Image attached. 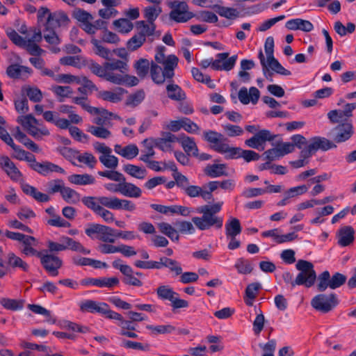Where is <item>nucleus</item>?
Instances as JSON below:
<instances>
[{
  "mask_svg": "<svg viewBox=\"0 0 356 356\" xmlns=\"http://www.w3.org/2000/svg\"><path fill=\"white\" fill-rule=\"evenodd\" d=\"M222 205V202H217L213 205L207 204L197 207V212L202 216L192 218V222L201 231L207 230L213 226L220 229L223 225V219L216 214L220 212Z\"/></svg>",
  "mask_w": 356,
  "mask_h": 356,
  "instance_id": "obj_1",
  "label": "nucleus"
},
{
  "mask_svg": "<svg viewBox=\"0 0 356 356\" xmlns=\"http://www.w3.org/2000/svg\"><path fill=\"white\" fill-rule=\"evenodd\" d=\"M296 268L300 273L295 280H293V275L289 272L282 274V278L285 283L290 284L292 287L296 285H303L307 288L312 286L316 279V273L312 262L300 259L296 264Z\"/></svg>",
  "mask_w": 356,
  "mask_h": 356,
  "instance_id": "obj_2",
  "label": "nucleus"
},
{
  "mask_svg": "<svg viewBox=\"0 0 356 356\" xmlns=\"http://www.w3.org/2000/svg\"><path fill=\"white\" fill-rule=\"evenodd\" d=\"M172 10L170 18L177 23H185L195 16V14L189 11V7L185 1L175 0L170 3Z\"/></svg>",
  "mask_w": 356,
  "mask_h": 356,
  "instance_id": "obj_3",
  "label": "nucleus"
},
{
  "mask_svg": "<svg viewBox=\"0 0 356 356\" xmlns=\"http://www.w3.org/2000/svg\"><path fill=\"white\" fill-rule=\"evenodd\" d=\"M338 304L337 297L333 293L329 295L318 294L314 296L311 301L312 306L316 310L324 314L331 312Z\"/></svg>",
  "mask_w": 356,
  "mask_h": 356,
  "instance_id": "obj_4",
  "label": "nucleus"
},
{
  "mask_svg": "<svg viewBox=\"0 0 356 356\" xmlns=\"http://www.w3.org/2000/svg\"><path fill=\"white\" fill-rule=\"evenodd\" d=\"M354 134L353 126L350 122L339 124L328 133L334 143H341L349 140Z\"/></svg>",
  "mask_w": 356,
  "mask_h": 356,
  "instance_id": "obj_5",
  "label": "nucleus"
},
{
  "mask_svg": "<svg viewBox=\"0 0 356 356\" xmlns=\"http://www.w3.org/2000/svg\"><path fill=\"white\" fill-rule=\"evenodd\" d=\"M80 309L83 312L98 313L104 315L110 319V316L114 311L110 309L109 305L103 302H97L92 300H86L80 304Z\"/></svg>",
  "mask_w": 356,
  "mask_h": 356,
  "instance_id": "obj_6",
  "label": "nucleus"
},
{
  "mask_svg": "<svg viewBox=\"0 0 356 356\" xmlns=\"http://www.w3.org/2000/svg\"><path fill=\"white\" fill-rule=\"evenodd\" d=\"M44 269L51 276L58 275V269L63 266V261L54 254H40L38 257Z\"/></svg>",
  "mask_w": 356,
  "mask_h": 356,
  "instance_id": "obj_7",
  "label": "nucleus"
},
{
  "mask_svg": "<svg viewBox=\"0 0 356 356\" xmlns=\"http://www.w3.org/2000/svg\"><path fill=\"white\" fill-rule=\"evenodd\" d=\"M275 138V135H273L268 129H261L257 132L252 137L245 140L246 146L263 150L264 149V145L266 141H273Z\"/></svg>",
  "mask_w": 356,
  "mask_h": 356,
  "instance_id": "obj_8",
  "label": "nucleus"
},
{
  "mask_svg": "<svg viewBox=\"0 0 356 356\" xmlns=\"http://www.w3.org/2000/svg\"><path fill=\"white\" fill-rule=\"evenodd\" d=\"M70 20L66 13L63 10H57L49 13L47 17L44 26L46 30L56 29L58 28L67 26Z\"/></svg>",
  "mask_w": 356,
  "mask_h": 356,
  "instance_id": "obj_9",
  "label": "nucleus"
},
{
  "mask_svg": "<svg viewBox=\"0 0 356 356\" xmlns=\"http://www.w3.org/2000/svg\"><path fill=\"white\" fill-rule=\"evenodd\" d=\"M29 165L33 170L37 172L38 173L43 176H47V175L52 172H59L61 174L65 173V170L63 168L51 162H38L35 159V156H33V161H31Z\"/></svg>",
  "mask_w": 356,
  "mask_h": 356,
  "instance_id": "obj_10",
  "label": "nucleus"
},
{
  "mask_svg": "<svg viewBox=\"0 0 356 356\" xmlns=\"http://www.w3.org/2000/svg\"><path fill=\"white\" fill-rule=\"evenodd\" d=\"M119 279L116 277H99V278H92L88 277L81 280V284L82 286L93 285L98 287H107L109 289L117 286L119 284Z\"/></svg>",
  "mask_w": 356,
  "mask_h": 356,
  "instance_id": "obj_11",
  "label": "nucleus"
},
{
  "mask_svg": "<svg viewBox=\"0 0 356 356\" xmlns=\"http://www.w3.org/2000/svg\"><path fill=\"white\" fill-rule=\"evenodd\" d=\"M0 167L15 181L22 177V174L8 156L0 157Z\"/></svg>",
  "mask_w": 356,
  "mask_h": 356,
  "instance_id": "obj_12",
  "label": "nucleus"
},
{
  "mask_svg": "<svg viewBox=\"0 0 356 356\" xmlns=\"http://www.w3.org/2000/svg\"><path fill=\"white\" fill-rule=\"evenodd\" d=\"M5 259L8 273L17 268L24 272H28L29 270V265L13 252H9L5 257Z\"/></svg>",
  "mask_w": 356,
  "mask_h": 356,
  "instance_id": "obj_13",
  "label": "nucleus"
},
{
  "mask_svg": "<svg viewBox=\"0 0 356 356\" xmlns=\"http://www.w3.org/2000/svg\"><path fill=\"white\" fill-rule=\"evenodd\" d=\"M309 143L315 152L318 150L325 152L337 147V145L333 141L321 136L312 138L309 140Z\"/></svg>",
  "mask_w": 356,
  "mask_h": 356,
  "instance_id": "obj_14",
  "label": "nucleus"
},
{
  "mask_svg": "<svg viewBox=\"0 0 356 356\" xmlns=\"http://www.w3.org/2000/svg\"><path fill=\"white\" fill-rule=\"evenodd\" d=\"M87 65L92 73L111 83L114 72H106V69L104 67V63L102 66L94 60H90L88 61Z\"/></svg>",
  "mask_w": 356,
  "mask_h": 356,
  "instance_id": "obj_15",
  "label": "nucleus"
},
{
  "mask_svg": "<svg viewBox=\"0 0 356 356\" xmlns=\"http://www.w3.org/2000/svg\"><path fill=\"white\" fill-rule=\"evenodd\" d=\"M188 156H193L197 157L198 148L194 140V138L186 136L184 134H181V139L179 143Z\"/></svg>",
  "mask_w": 356,
  "mask_h": 356,
  "instance_id": "obj_16",
  "label": "nucleus"
},
{
  "mask_svg": "<svg viewBox=\"0 0 356 356\" xmlns=\"http://www.w3.org/2000/svg\"><path fill=\"white\" fill-rule=\"evenodd\" d=\"M354 229L349 225L341 227L338 232V244L342 247L350 245L354 241Z\"/></svg>",
  "mask_w": 356,
  "mask_h": 356,
  "instance_id": "obj_17",
  "label": "nucleus"
},
{
  "mask_svg": "<svg viewBox=\"0 0 356 356\" xmlns=\"http://www.w3.org/2000/svg\"><path fill=\"white\" fill-rule=\"evenodd\" d=\"M23 248L21 252L26 256H35L38 258L40 257L42 252L38 251L33 247L36 245V238L34 236L26 235L22 242Z\"/></svg>",
  "mask_w": 356,
  "mask_h": 356,
  "instance_id": "obj_18",
  "label": "nucleus"
},
{
  "mask_svg": "<svg viewBox=\"0 0 356 356\" xmlns=\"http://www.w3.org/2000/svg\"><path fill=\"white\" fill-rule=\"evenodd\" d=\"M126 90L122 88H117L115 92L102 90L97 94V97L112 103H118L122 100V95Z\"/></svg>",
  "mask_w": 356,
  "mask_h": 356,
  "instance_id": "obj_19",
  "label": "nucleus"
},
{
  "mask_svg": "<svg viewBox=\"0 0 356 356\" xmlns=\"http://www.w3.org/2000/svg\"><path fill=\"white\" fill-rule=\"evenodd\" d=\"M111 83L116 85H125L129 87H132L137 86L139 83V80L135 76L129 74L122 75L120 74L114 73Z\"/></svg>",
  "mask_w": 356,
  "mask_h": 356,
  "instance_id": "obj_20",
  "label": "nucleus"
},
{
  "mask_svg": "<svg viewBox=\"0 0 356 356\" xmlns=\"http://www.w3.org/2000/svg\"><path fill=\"white\" fill-rule=\"evenodd\" d=\"M14 137L32 152H38L40 151L38 145L29 138L27 136L21 131L19 127L16 128Z\"/></svg>",
  "mask_w": 356,
  "mask_h": 356,
  "instance_id": "obj_21",
  "label": "nucleus"
},
{
  "mask_svg": "<svg viewBox=\"0 0 356 356\" xmlns=\"http://www.w3.org/2000/svg\"><path fill=\"white\" fill-rule=\"evenodd\" d=\"M227 169L226 164H209L204 170V174L209 177L214 178L222 175H227L225 170Z\"/></svg>",
  "mask_w": 356,
  "mask_h": 356,
  "instance_id": "obj_22",
  "label": "nucleus"
},
{
  "mask_svg": "<svg viewBox=\"0 0 356 356\" xmlns=\"http://www.w3.org/2000/svg\"><path fill=\"white\" fill-rule=\"evenodd\" d=\"M168 97L174 101H183L186 99L185 92L177 84L170 83L166 86Z\"/></svg>",
  "mask_w": 356,
  "mask_h": 356,
  "instance_id": "obj_23",
  "label": "nucleus"
},
{
  "mask_svg": "<svg viewBox=\"0 0 356 356\" xmlns=\"http://www.w3.org/2000/svg\"><path fill=\"white\" fill-rule=\"evenodd\" d=\"M122 170L129 175L138 179H145L147 174V172L145 168H142L133 164L124 165Z\"/></svg>",
  "mask_w": 356,
  "mask_h": 356,
  "instance_id": "obj_24",
  "label": "nucleus"
},
{
  "mask_svg": "<svg viewBox=\"0 0 356 356\" xmlns=\"http://www.w3.org/2000/svg\"><path fill=\"white\" fill-rule=\"evenodd\" d=\"M22 72H26L30 74L32 73V70L29 67L18 64L10 65L6 69V74L8 76L14 79L20 78Z\"/></svg>",
  "mask_w": 356,
  "mask_h": 356,
  "instance_id": "obj_25",
  "label": "nucleus"
},
{
  "mask_svg": "<svg viewBox=\"0 0 356 356\" xmlns=\"http://www.w3.org/2000/svg\"><path fill=\"white\" fill-rule=\"evenodd\" d=\"M68 181L76 185H88L95 183V177L89 174H74L68 177Z\"/></svg>",
  "mask_w": 356,
  "mask_h": 356,
  "instance_id": "obj_26",
  "label": "nucleus"
},
{
  "mask_svg": "<svg viewBox=\"0 0 356 356\" xmlns=\"http://www.w3.org/2000/svg\"><path fill=\"white\" fill-rule=\"evenodd\" d=\"M60 241L65 242L67 249H70L75 252H79L84 254H89L90 253V250L84 248L81 243L74 241L70 237L62 236L60 238Z\"/></svg>",
  "mask_w": 356,
  "mask_h": 356,
  "instance_id": "obj_27",
  "label": "nucleus"
},
{
  "mask_svg": "<svg viewBox=\"0 0 356 356\" xmlns=\"http://www.w3.org/2000/svg\"><path fill=\"white\" fill-rule=\"evenodd\" d=\"M121 194L125 197L137 198L141 196L142 191L139 187L125 180L122 182Z\"/></svg>",
  "mask_w": 356,
  "mask_h": 356,
  "instance_id": "obj_28",
  "label": "nucleus"
},
{
  "mask_svg": "<svg viewBox=\"0 0 356 356\" xmlns=\"http://www.w3.org/2000/svg\"><path fill=\"white\" fill-rule=\"evenodd\" d=\"M161 268L162 267H166L169 270L174 273L176 276L179 275L182 273V268L180 263L175 259H170L166 257H161Z\"/></svg>",
  "mask_w": 356,
  "mask_h": 356,
  "instance_id": "obj_29",
  "label": "nucleus"
},
{
  "mask_svg": "<svg viewBox=\"0 0 356 356\" xmlns=\"http://www.w3.org/2000/svg\"><path fill=\"white\" fill-rule=\"evenodd\" d=\"M225 231L227 237H234L240 234L242 231V227L238 219L233 218L225 224Z\"/></svg>",
  "mask_w": 356,
  "mask_h": 356,
  "instance_id": "obj_30",
  "label": "nucleus"
},
{
  "mask_svg": "<svg viewBox=\"0 0 356 356\" xmlns=\"http://www.w3.org/2000/svg\"><path fill=\"white\" fill-rule=\"evenodd\" d=\"M150 67L151 63L146 58H140L134 65L136 74L140 79H144L147 75Z\"/></svg>",
  "mask_w": 356,
  "mask_h": 356,
  "instance_id": "obj_31",
  "label": "nucleus"
},
{
  "mask_svg": "<svg viewBox=\"0 0 356 356\" xmlns=\"http://www.w3.org/2000/svg\"><path fill=\"white\" fill-rule=\"evenodd\" d=\"M261 289V284L259 282L251 283L247 286L245 291V296L248 298V300H245L247 305H252V301L256 298Z\"/></svg>",
  "mask_w": 356,
  "mask_h": 356,
  "instance_id": "obj_32",
  "label": "nucleus"
},
{
  "mask_svg": "<svg viewBox=\"0 0 356 356\" xmlns=\"http://www.w3.org/2000/svg\"><path fill=\"white\" fill-rule=\"evenodd\" d=\"M214 10L221 17L232 19L239 16V13L236 9L228 8L216 4L213 6Z\"/></svg>",
  "mask_w": 356,
  "mask_h": 356,
  "instance_id": "obj_33",
  "label": "nucleus"
},
{
  "mask_svg": "<svg viewBox=\"0 0 356 356\" xmlns=\"http://www.w3.org/2000/svg\"><path fill=\"white\" fill-rule=\"evenodd\" d=\"M60 195L63 199L70 204H76L80 200V194L70 187L64 186Z\"/></svg>",
  "mask_w": 356,
  "mask_h": 356,
  "instance_id": "obj_34",
  "label": "nucleus"
},
{
  "mask_svg": "<svg viewBox=\"0 0 356 356\" xmlns=\"http://www.w3.org/2000/svg\"><path fill=\"white\" fill-rule=\"evenodd\" d=\"M159 231L169 237L172 241H179V236L177 231L172 227L169 223L161 222L158 225Z\"/></svg>",
  "mask_w": 356,
  "mask_h": 356,
  "instance_id": "obj_35",
  "label": "nucleus"
},
{
  "mask_svg": "<svg viewBox=\"0 0 356 356\" xmlns=\"http://www.w3.org/2000/svg\"><path fill=\"white\" fill-rule=\"evenodd\" d=\"M162 8L160 6H151L145 8L144 17L147 19L149 24L154 23V21L161 13Z\"/></svg>",
  "mask_w": 356,
  "mask_h": 356,
  "instance_id": "obj_36",
  "label": "nucleus"
},
{
  "mask_svg": "<svg viewBox=\"0 0 356 356\" xmlns=\"http://www.w3.org/2000/svg\"><path fill=\"white\" fill-rule=\"evenodd\" d=\"M156 294L161 300H168L172 301L175 296H179V294L168 285H162L156 289Z\"/></svg>",
  "mask_w": 356,
  "mask_h": 356,
  "instance_id": "obj_37",
  "label": "nucleus"
},
{
  "mask_svg": "<svg viewBox=\"0 0 356 356\" xmlns=\"http://www.w3.org/2000/svg\"><path fill=\"white\" fill-rule=\"evenodd\" d=\"M0 304L6 309L17 311L23 308L24 300L3 298Z\"/></svg>",
  "mask_w": 356,
  "mask_h": 356,
  "instance_id": "obj_38",
  "label": "nucleus"
},
{
  "mask_svg": "<svg viewBox=\"0 0 356 356\" xmlns=\"http://www.w3.org/2000/svg\"><path fill=\"white\" fill-rule=\"evenodd\" d=\"M316 280H317L316 288L318 291H325L328 287L330 288V272L328 270L323 271L322 273L319 274L318 277L316 276Z\"/></svg>",
  "mask_w": 356,
  "mask_h": 356,
  "instance_id": "obj_39",
  "label": "nucleus"
},
{
  "mask_svg": "<svg viewBox=\"0 0 356 356\" xmlns=\"http://www.w3.org/2000/svg\"><path fill=\"white\" fill-rule=\"evenodd\" d=\"M136 25L137 29H140L138 34L143 35L145 39L147 36L153 35L156 30L154 23L147 24L145 21L141 20L136 22Z\"/></svg>",
  "mask_w": 356,
  "mask_h": 356,
  "instance_id": "obj_40",
  "label": "nucleus"
},
{
  "mask_svg": "<svg viewBox=\"0 0 356 356\" xmlns=\"http://www.w3.org/2000/svg\"><path fill=\"white\" fill-rule=\"evenodd\" d=\"M110 319L118 321V325L121 327V330H125L127 331L136 330V327L133 325L134 321L131 319L124 320L123 316L118 312H114L110 316Z\"/></svg>",
  "mask_w": 356,
  "mask_h": 356,
  "instance_id": "obj_41",
  "label": "nucleus"
},
{
  "mask_svg": "<svg viewBox=\"0 0 356 356\" xmlns=\"http://www.w3.org/2000/svg\"><path fill=\"white\" fill-rule=\"evenodd\" d=\"M104 67L106 72L119 70L121 73H125L128 71V65L126 62L120 60H115L113 62H105Z\"/></svg>",
  "mask_w": 356,
  "mask_h": 356,
  "instance_id": "obj_42",
  "label": "nucleus"
},
{
  "mask_svg": "<svg viewBox=\"0 0 356 356\" xmlns=\"http://www.w3.org/2000/svg\"><path fill=\"white\" fill-rule=\"evenodd\" d=\"M267 63L271 70L277 74L284 76H289L291 74V72L285 69L274 56H272V58L270 57L267 59Z\"/></svg>",
  "mask_w": 356,
  "mask_h": 356,
  "instance_id": "obj_43",
  "label": "nucleus"
},
{
  "mask_svg": "<svg viewBox=\"0 0 356 356\" xmlns=\"http://www.w3.org/2000/svg\"><path fill=\"white\" fill-rule=\"evenodd\" d=\"M234 267L239 273L243 275L250 274L253 270V266L250 261L242 257L237 259Z\"/></svg>",
  "mask_w": 356,
  "mask_h": 356,
  "instance_id": "obj_44",
  "label": "nucleus"
},
{
  "mask_svg": "<svg viewBox=\"0 0 356 356\" xmlns=\"http://www.w3.org/2000/svg\"><path fill=\"white\" fill-rule=\"evenodd\" d=\"M149 72L151 77L155 83L162 84L164 83V78L162 75V68L153 61L151 63Z\"/></svg>",
  "mask_w": 356,
  "mask_h": 356,
  "instance_id": "obj_45",
  "label": "nucleus"
},
{
  "mask_svg": "<svg viewBox=\"0 0 356 356\" xmlns=\"http://www.w3.org/2000/svg\"><path fill=\"white\" fill-rule=\"evenodd\" d=\"M145 41L146 39L143 35H138L137 33L128 40L127 47L129 51H134L140 48Z\"/></svg>",
  "mask_w": 356,
  "mask_h": 356,
  "instance_id": "obj_46",
  "label": "nucleus"
},
{
  "mask_svg": "<svg viewBox=\"0 0 356 356\" xmlns=\"http://www.w3.org/2000/svg\"><path fill=\"white\" fill-rule=\"evenodd\" d=\"M13 149L15 151V154L13 155V157L19 161H26L29 163L31 161H33L34 154L25 151L22 149L19 146L16 145L15 147H13Z\"/></svg>",
  "mask_w": 356,
  "mask_h": 356,
  "instance_id": "obj_47",
  "label": "nucleus"
},
{
  "mask_svg": "<svg viewBox=\"0 0 356 356\" xmlns=\"http://www.w3.org/2000/svg\"><path fill=\"white\" fill-rule=\"evenodd\" d=\"M119 200L117 197L100 196L98 197V203L102 207L104 206L111 209L118 210Z\"/></svg>",
  "mask_w": 356,
  "mask_h": 356,
  "instance_id": "obj_48",
  "label": "nucleus"
},
{
  "mask_svg": "<svg viewBox=\"0 0 356 356\" xmlns=\"http://www.w3.org/2000/svg\"><path fill=\"white\" fill-rule=\"evenodd\" d=\"M191 73L197 81L207 84L210 88H214L215 85L211 83V77L209 75H204L198 68L192 67Z\"/></svg>",
  "mask_w": 356,
  "mask_h": 356,
  "instance_id": "obj_49",
  "label": "nucleus"
},
{
  "mask_svg": "<svg viewBox=\"0 0 356 356\" xmlns=\"http://www.w3.org/2000/svg\"><path fill=\"white\" fill-rule=\"evenodd\" d=\"M145 97V94L143 90H138L135 93L131 94L128 97L126 101V104L127 106L136 107L144 100Z\"/></svg>",
  "mask_w": 356,
  "mask_h": 356,
  "instance_id": "obj_50",
  "label": "nucleus"
},
{
  "mask_svg": "<svg viewBox=\"0 0 356 356\" xmlns=\"http://www.w3.org/2000/svg\"><path fill=\"white\" fill-rule=\"evenodd\" d=\"M97 173L99 176L106 177L114 181L123 182L126 180L125 177L121 172L116 170L99 171Z\"/></svg>",
  "mask_w": 356,
  "mask_h": 356,
  "instance_id": "obj_51",
  "label": "nucleus"
},
{
  "mask_svg": "<svg viewBox=\"0 0 356 356\" xmlns=\"http://www.w3.org/2000/svg\"><path fill=\"white\" fill-rule=\"evenodd\" d=\"M81 201L85 206L92 210L96 214L102 207L98 203V197L86 196L81 199Z\"/></svg>",
  "mask_w": 356,
  "mask_h": 356,
  "instance_id": "obj_52",
  "label": "nucleus"
},
{
  "mask_svg": "<svg viewBox=\"0 0 356 356\" xmlns=\"http://www.w3.org/2000/svg\"><path fill=\"white\" fill-rule=\"evenodd\" d=\"M197 19L207 23H216L218 20L217 15L209 10H201L197 14H195Z\"/></svg>",
  "mask_w": 356,
  "mask_h": 356,
  "instance_id": "obj_53",
  "label": "nucleus"
},
{
  "mask_svg": "<svg viewBox=\"0 0 356 356\" xmlns=\"http://www.w3.org/2000/svg\"><path fill=\"white\" fill-rule=\"evenodd\" d=\"M113 25L119 29L120 33H127L130 32L134 27L133 24L127 19L120 18L113 22Z\"/></svg>",
  "mask_w": 356,
  "mask_h": 356,
  "instance_id": "obj_54",
  "label": "nucleus"
},
{
  "mask_svg": "<svg viewBox=\"0 0 356 356\" xmlns=\"http://www.w3.org/2000/svg\"><path fill=\"white\" fill-rule=\"evenodd\" d=\"M99 159L106 168L110 169L115 170L118 165V159L111 154L108 155H101Z\"/></svg>",
  "mask_w": 356,
  "mask_h": 356,
  "instance_id": "obj_55",
  "label": "nucleus"
},
{
  "mask_svg": "<svg viewBox=\"0 0 356 356\" xmlns=\"http://www.w3.org/2000/svg\"><path fill=\"white\" fill-rule=\"evenodd\" d=\"M88 131L93 136L100 138H108L111 136V132L104 127L90 126L88 129Z\"/></svg>",
  "mask_w": 356,
  "mask_h": 356,
  "instance_id": "obj_56",
  "label": "nucleus"
},
{
  "mask_svg": "<svg viewBox=\"0 0 356 356\" xmlns=\"http://www.w3.org/2000/svg\"><path fill=\"white\" fill-rule=\"evenodd\" d=\"M346 280L347 277L343 274L335 273L332 277L330 276V288L331 289H336L343 285Z\"/></svg>",
  "mask_w": 356,
  "mask_h": 356,
  "instance_id": "obj_57",
  "label": "nucleus"
},
{
  "mask_svg": "<svg viewBox=\"0 0 356 356\" xmlns=\"http://www.w3.org/2000/svg\"><path fill=\"white\" fill-rule=\"evenodd\" d=\"M204 138L209 143H213L214 145L220 142V140H227V138H225L222 134L218 133L214 131H208L204 132Z\"/></svg>",
  "mask_w": 356,
  "mask_h": 356,
  "instance_id": "obj_58",
  "label": "nucleus"
},
{
  "mask_svg": "<svg viewBox=\"0 0 356 356\" xmlns=\"http://www.w3.org/2000/svg\"><path fill=\"white\" fill-rule=\"evenodd\" d=\"M146 328L153 331L156 334H169L176 330V327L171 325H161L156 326L147 325Z\"/></svg>",
  "mask_w": 356,
  "mask_h": 356,
  "instance_id": "obj_59",
  "label": "nucleus"
},
{
  "mask_svg": "<svg viewBox=\"0 0 356 356\" xmlns=\"http://www.w3.org/2000/svg\"><path fill=\"white\" fill-rule=\"evenodd\" d=\"M43 37L45 41L50 44L57 45L60 43V39L56 34L55 29L46 30V26H44Z\"/></svg>",
  "mask_w": 356,
  "mask_h": 356,
  "instance_id": "obj_60",
  "label": "nucleus"
},
{
  "mask_svg": "<svg viewBox=\"0 0 356 356\" xmlns=\"http://www.w3.org/2000/svg\"><path fill=\"white\" fill-rule=\"evenodd\" d=\"M6 34L9 39L17 46L22 47L26 40L20 36L14 29L9 28L6 30Z\"/></svg>",
  "mask_w": 356,
  "mask_h": 356,
  "instance_id": "obj_61",
  "label": "nucleus"
},
{
  "mask_svg": "<svg viewBox=\"0 0 356 356\" xmlns=\"http://www.w3.org/2000/svg\"><path fill=\"white\" fill-rule=\"evenodd\" d=\"M76 159L79 162L86 164L90 168H94L97 163L96 158L89 152L80 154L77 156Z\"/></svg>",
  "mask_w": 356,
  "mask_h": 356,
  "instance_id": "obj_62",
  "label": "nucleus"
},
{
  "mask_svg": "<svg viewBox=\"0 0 356 356\" xmlns=\"http://www.w3.org/2000/svg\"><path fill=\"white\" fill-rule=\"evenodd\" d=\"M138 148L135 144H130L122 149V156L127 159H132L138 154Z\"/></svg>",
  "mask_w": 356,
  "mask_h": 356,
  "instance_id": "obj_63",
  "label": "nucleus"
},
{
  "mask_svg": "<svg viewBox=\"0 0 356 356\" xmlns=\"http://www.w3.org/2000/svg\"><path fill=\"white\" fill-rule=\"evenodd\" d=\"M72 17L82 23L87 22L93 19L89 13L81 8H76L73 11Z\"/></svg>",
  "mask_w": 356,
  "mask_h": 356,
  "instance_id": "obj_64",
  "label": "nucleus"
}]
</instances>
